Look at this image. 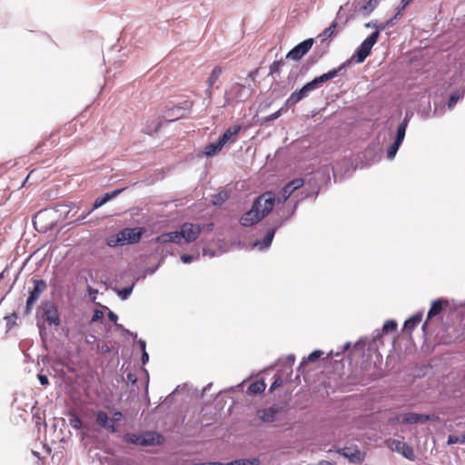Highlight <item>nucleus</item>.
Listing matches in <instances>:
<instances>
[{"mask_svg": "<svg viewBox=\"0 0 465 465\" xmlns=\"http://www.w3.org/2000/svg\"><path fill=\"white\" fill-rule=\"evenodd\" d=\"M275 194L272 192H265L255 199L252 209L244 213L240 223L242 226L249 227L261 222L273 209Z\"/></svg>", "mask_w": 465, "mask_h": 465, "instance_id": "nucleus-1", "label": "nucleus"}, {"mask_svg": "<svg viewBox=\"0 0 465 465\" xmlns=\"http://www.w3.org/2000/svg\"><path fill=\"white\" fill-rule=\"evenodd\" d=\"M351 61H347L349 64ZM346 66V63L342 64L340 67L331 70L326 74L314 78L312 81L304 84L299 91L292 93L286 101V105L292 106L306 97L310 92L318 88L320 84L336 77L339 72Z\"/></svg>", "mask_w": 465, "mask_h": 465, "instance_id": "nucleus-2", "label": "nucleus"}, {"mask_svg": "<svg viewBox=\"0 0 465 465\" xmlns=\"http://www.w3.org/2000/svg\"><path fill=\"white\" fill-rule=\"evenodd\" d=\"M144 232L145 229L143 227L124 228L116 234L107 236L105 242L111 248L134 244L140 242Z\"/></svg>", "mask_w": 465, "mask_h": 465, "instance_id": "nucleus-3", "label": "nucleus"}, {"mask_svg": "<svg viewBox=\"0 0 465 465\" xmlns=\"http://www.w3.org/2000/svg\"><path fill=\"white\" fill-rule=\"evenodd\" d=\"M380 33L375 31L371 33L359 46L355 54L351 56V61H354L357 64L362 63L367 56L371 54L372 46L378 41Z\"/></svg>", "mask_w": 465, "mask_h": 465, "instance_id": "nucleus-4", "label": "nucleus"}, {"mask_svg": "<svg viewBox=\"0 0 465 465\" xmlns=\"http://www.w3.org/2000/svg\"><path fill=\"white\" fill-rule=\"evenodd\" d=\"M193 106V103L192 101L185 100L176 105L168 108L164 112L163 117L166 122H173L179 120L185 117L192 111Z\"/></svg>", "mask_w": 465, "mask_h": 465, "instance_id": "nucleus-5", "label": "nucleus"}, {"mask_svg": "<svg viewBox=\"0 0 465 465\" xmlns=\"http://www.w3.org/2000/svg\"><path fill=\"white\" fill-rule=\"evenodd\" d=\"M34 289L30 292L26 301L25 310L24 313L28 315L31 313L34 304L40 298L41 294L46 289V283L44 280H34Z\"/></svg>", "mask_w": 465, "mask_h": 465, "instance_id": "nucleus-6", "label": "nucleus"}, {"mask_svg": "<svg viewBox=\"0 0 465 465\" xmlns=\"http://www.w3.org/2000/svg\"><path fill=\"white\" fill-rule=\"evenodd\" d=\"M282 411L279 404H273L268 408L260 409L256 411L257 420L264 423H272L276 420L277 415Z\"/></svg>", "mask_w": 465, "mask_h": 465, "instance_id": "nucleus-7", "label": "nucleus"}, {"mask_svg": "<svg viewBox=\"0 0 465 465\" xmlns=\"http://www.w3.org/2000/svg\"><path fill=\"white\" fill-rule=\"evenodd\" d=\"M43 318L49 325H60V316L56 305L45 302L42 305Z\"/></svg>", "mask_w": 465, "mask_h": 465, "instance_id": "nucleus-8", "label": "nucleus"}, {"mask_svg": "<svg viewBox=\"0 0 465 465\" xmlns=\"http://www.w3.org/2000/svg\"><path fill=\"white\" fill-rule=\"evenodd\" d=\"M397 422H401L403 424H415V423H424L428 420H433L434 417L426 414H419L414 412H408L404 414H401L396 416L394 419Z\"/></svg>", "mask_w": 465, "mask_h": 465, "instance_id": "nucleus-9", "label": "nucleus"}, {"mask_svg": "<svg viewBox=\"0 0 465 465\" xmlns=\"http://www.w3.org/2000/svg\"><path fill=\"white\" fill-rule=\"evenodd\" d=\"M337 452L348 459L351 463L360 464L364 460L365 453L361 452L358 447L351 446L339 449Z\"/></svg>", "mask_w": 465, "mask_h": 465, "instance_id": "nucleus-10", "label": "nucleus"}, {"mask_svg": "<svg viewBox=\"0 0 465 465\" xmlns=\"http://www.w3.org/2000/svg\"><path fill=\"white\" fill-rule=\"evenodd\" d=\"M313 45V39L309 38L294 46L286 55V58H290L295 61L300 60L305 55Z\"/></svg>", "mask_w": 465, "mask_h": 465, "instance_id": "nucleus-11", "label": "nucleus"}, {"mask_svg": "<svg viewBox=\"0 0 465 465\" xmlns=\"http://www.w3.org/2000/svg\"><path fill=\"white\" fill-rule=\"evenodd\" d=\"M124 190V188L114 190L112 193H105L103 197L97 198L94 203L93 208L91 210H89L88 212H86L85 213H83L82 215H80L77 220L81 221V220L85 219L94 210L105 204L109 200L116 197Z\"/></svg>", "mask_w": 465, "mask_h": 465, "instance_id": "nucleus-12", "label": "nucleus"}, {"mask_svg": "<svg viewBox=\"0 0 465 465\" xmlns=\"http://www.w3.org/2000/svg\"><path fill=\"white\" fill-rule=\"evenodd\" d=\"M181 231L186 242H193L201 233L202 228L199 225L185 223L181 226Z\"/></svg>", "mask_w": 465, "mask_h": 465, "instance_id": "nucleus-13", "label": "nucleus"}, {"mask_svg": "<svg viewBox=\"0 0 465 465\" xmlns=\"http://www.w3.org/2000/svg\"><path fill=\"white\" fill-rule=\"evenodd\" d=\"M391 448L392 450L402 454L410 460H413L415 458L413 449L404 441L393 440L391 443Z\"/></svg>", "mask_w": 465, "mask_h": 465, "instance_id": "nucleus-14", "label": "nucleus"}, {"mask_svg": "<svg viewBox=\"0 0 465 465\" xmlns=\"http://www.w3.org/2000/svg\"><path fill=\"white\" fill-rule=\"evenodd\" d=\"M95 419H96V423L100 427H102L113 433L117 431L116 426L114 424V422H112L111 419L108 417L106 412H104L103 411H98L95 413Z\"/></svg>", "mask_w": 465, "mask_h": 465, "instance_id": "nucleus-15", "label": "nucleus"}, {"mask_svg": "<svg viewBox=\"0 0 465 465\" xmlns=\"http://www.w3.org/2000/svg\"><path fill=\"white\" fill-rule=\"evenodd\" d=\"M444 305L447 306L448 302L441 300V299L434 300L431 302L430 308L428 312L427 320L423 323V326H422L423 329H425L429 320L432 319L433 317L437 316L438 314H440L441 312Z\"/></svg>", "mask_w": 465, "mask_h": 465, "instance_id": "nucleus-16", "label": "nucleus"}, {"mask_svg": "<svg viewBox=\"0 0 465 465\" xmlns=\"http://www.w3.org/2000/svg\"><path fill=\"white\" fill-rule=\"evenodd\" d=\"M241 131V125H233L229 127L222 136L219 137L220 142L224 146L227 143H234L237 139L238 134Z\"/></svg>", "mask_w": 465, "mask_h": 465, "instance_id": "nucleus-17", "label": "nucleus"}, {"mask_svg": "<svg viewBox=\"0 0 465 465\" xmlns=\"http://www.w3.org/2000/svg\"><path fill=\"white\" fill-rule=\"evenodd\" d=\"M245 86L241 84H233L230 90L225 92V104H231L234 99L242 98V93L244 91Z\"/></svg>", "mask_w": 465, "mask_h": 465, "instance_id": "nucleus-18", "label": "nucleus"}, {"mask_svg": "<svg viewBox=\"0 0 465 465\" xmlns=\"http://www.w3.org/2000/svg\"><path fill=\"white\" fill-rule=\"evenodd\" d=\"M223 148V145L218 139L216 142L205 145L203 153L207 156H213L217 153H219Z\"/></svg>", "mask_w": 465, "mask_h": 465, "instance_id": "nucleus-19", "label": "nucleus"}, {"mask_svg": "<svg viewBox=\"0 0 465 465\" xmlns=\"http://www.w3.org/2000/svg\"><path fill=\"white\" fill-rule=\"evenodd\" d=\"M275 231H276V228L270 229L266 232V234H265V236L263 238V241L262 242L256 241L254 245L255 246H259L260 248H267V247H269L271 245L272 240H273Z\"/></svg>", "mask_w": 465, "mask_h": 465, "instance_id": "nucleus-20", "label": "nucleus"}, {"mask_svg": "<svg viewBox=\"0 0 465 465\" xmlns=\"http://www.w3.org/2000/svg\"><path fill=\"white\" fill-rule=\"evenodd\" d=\"M266 389V384L262 380L251 383L248 387V392L252 394H260Z\"/></svg>", "mask_w": 465, "mask_h": 465, "instance_id": "nucleus-21", "label": "nucleus"}, {"mask_svg": "<svg viewBox=\"0 0 465 465\" xmlns=\"http://www.w3.org/2000/svg\"><path fill=\"white\" fill-rule=\"evenodd\" d=\"M421 319L422 313H417L411 316L404 322V329L408 331H412L421 322Z\"/></svg>", "mask_w": 465, "mask_h": 465, "instance_id": "nucleus-22", "label": "nucleus"}, {"mask_svg": "<svg viewBox=\"0 0 465 465\" xmlns=\"http://www.w3.org/2000/svg\"><path fill=\"white\" fill-rule=\"evenodd\" d=\"M124 439L126 442L133 443V444H142V445L151 444V441H149L148 440H141V438L134 433H127L124 435Z\"/></svg>", "mask_w": 465, "mask_h": 465, "instance_id": "nucleus-23", "label": "nucleus"}, {"mask_svg": "<svg viewBox=\"0 0 465 465\" xmlns=\"http://www.w3.org/2000/svg\"><path fill=\"white\" fill-rule=\"evenodd\" d=\"M222 74H223V68L220 65H216L213 69V71L207 80V84L210 85V87H213V84L219 80Z\"/></svg>", "mask_w": 465, "mask_h": 465, "instance_id": "nucleus-24", "label": "nucleus"}, {"mask_svg": "<svg viewBox=\"0 0 465 465\" xmlns=\"http://www.w3.org/2000/svg\"><path fill=\"white\" fill-rule=\"evenodd\" d=\"M408 124V120L405 118L402 123H401L397 128V135L395 141L398 143H402L405 134H406V128Z\"/></svg>", "mask_w": 465, "mask_h": 465, "instance_id": "nucleus-25", "label": "nucleus"}, {"mask_svg": "<svg viewBox=\"0 0 465 465\" xmlns=\"http://www.w3.org/2000/svg\"><path fill=\"white\" fill-rule=\"evenodd\" d=\"M228 199V194L224 191H221L212 196V203L213 205H222Z\"/></svg>", "mask_w": 465, "mask_h": 465, "instance_id": "nucleus-26", "label": "nucleus"}, {"mask_svg": "<svg viewBox=\"0 0 465 465\" xmlns=\"http://www.w3.org/2000/svg\"><path fill=\"white\" fill-rule=\"evenodd\" d=\"M336 27L337 23L332 22V24L320 35V37H322V41H325L326 39L333 36L335 35Z\"/></svg>", "mask_w": 465, "mask_h": 465, "instance_id": "nucleus-27", "label": "nucleus"}, {"mask_svg": "<svg viewBox=\"0 0 465 465\" xmlns=\"http://www.w3.org/2000/svg\"><path fill=\"white\" fill-rule=\"evenodd\" d=\"M381 0H369L365 5L361 6V10L366 14L370 15L380 4Z\"/></svg>", "mask_w": 465, "mask_h": 465, "instance_id": "nucleus-28", "label": "nucleus"}, {"mask_svg": "<svg viewBox=\"0 0 465 465\" xmlns=\"http://www.w3.org/2000/svg\"><path fill=\"white\" fill-rule=\"evenodd\" d=\"M284 64V62L282 59L281 60H278V61H274L271 65H270V73L269 74L271 75H273V74H277L280 73L281 71V68L282 66Z\"/></svg>", "mask_w": 465, "mask_h": 465, "instance_id": "nucleus-29", "label": "nucleus"}, {"mask_svg": "<svg viewBox=\"0 0 465 465\" xmlns=\"http://www.w3.org/2000/svg\"><path fill=\"white\" fill-rule=\"evenodd\" d=\"M397 329V322L394 320H388L384 322L382 331L385 333L394 331Z\"/></svg>", "mask_w": 465, "mask_h": 465, "instance_id": "nucleus-30", "label": "nucleus"}, {"mask_svg": "<svg viewBox=\"0 0 465 465\" xmlns=\"http://www.w3.org/2000/svg\"><path fill=\"white\" fill-rule=\"evenodd\" d=\"M401 144V143H398L397 141H394V143L391 144L387 151V157L389 159H392L395 156Z\"/></svg>", "mask_w": 465, "mask_h": 465, "instance_id": "nucleus-31", "label": "nucleus"}, {"mask_svg": "<svg viewBox=\"0 0 465 465\" xmlns=\"http://www.w3.org/2000/svg\"><path fill=\"white\" fill-rule=\"evenodd\" d=\"M155 242L163 244L167 242H172V235L171 232L162 233L155 238Z\"/></svg>", "mask_w": 465, "mask_h": 465, "instance_id": "nucleus-32", "label": "nucleus"}, {"mask_svg": "<svg viewBox=\"0 0 465 465\" xmlns=\"http://www.w3.org/2000/svg\"><path fill=\"white\" fill-rule=\"evenodd\" d=\"M448 444H456V443H465V434L461 435L460 437L456 435H450L448 437Z\"/></svg>", "mask_w": 465, "mask_h": 465, "instance_id": "nucleus-33", "label": "nucleus"}, {"mask_svg": "<svg viewBox=\"0 0 465 465\" xmlns=\"http://www.w3.org/2000/svg\"><path fill=\"white\" fill-rule=\"evenodd\" d=\"M293 193L291 187H289L288 183L282 189L281 191V196L282 200H280L282 203H284Z\"/></svg>", "mask_w": 465, "mask_h": 465, "instance_id": "nucleus-34", "label": "nucleus"}, {"mask_svg": "<svg viewBox=\"0 0 465 465\" xmlns=\"http://www.w3.org/2000/svg\"><path fill=\"white\" fill-rule=\"evenodd\" d=\"M303 184H304V181L302 178H297V179H294L288 183L289 187H291L293 192L295 190L302 187Z\"/></svg>", "mask_w": 465, "mask_h": 465, "instance_id": "nucleus-35", "label": "nucleus"}, {"mask_svg": "<svg viewBox=\"0 0 465 465\" xmlns=\"http://www.w3.org/2000/svg\"><path fill=\"white\" fill-rule=\"evenodd\" d=\"M16 319L17 315L15 312H13L12 314L5 317V320L6 321V327L8 330H10L13 326L15 325Z\"/></svg>", "mask_w": 465, "mask_h": 465, "instance_id": "nucleus-36", "label": "nucleus"}, {"mask_svg": "<svg viewBox=\"0 0 465 465\" xmlns=\"http://www.w3.org/2000/svg\"><path fill=\"white\" fill-rule=\"evenodd\" d=\"M402 12L403 11L398 7L396 15L392 18H390L389 20L386 21L388 27H391L396 25V21L402 16Z\"/></svg>", "mask_w": 465, "mask_h": 465, "instance_id": "nucleus-37", "label": "nucleus"}, {"mask_svg": "<svg viewBox=\"0 0 465 465\" xmlns=\"http://www.w3.org/2000/svg\"><path fill=\"white\" fill-rule=\"evenodd\" d=\"M460 98V94L457 93L451 94L448 102V107L451 109L457 104Z\"/></svg>", "mask_w": 465, "mask_h": 465, "instance_id": "nucleus-38", "label": "nucleus"}, {"mask_svg": "<svg viewBox=\"0 0 465 465\" xmlns=\"http://www.w3.org/2000/svg\"><path fill=\"white\" fill-rule=\"evenodd\" d=\"M171 235H172V242L179 243L181 242V240L183 239L182 231L171 232Z\"/></svg>", "mask_w": 465, "mask_h": 465, "instance_id": "nucleus-39", "label": "nucleus"}, {"mask_svg": "<svg viewBox=\"0 0 465 465\" xmlns=\"http://www.w3.org/2000/svg\"><path fill=\"white\" fill-rule=\"evenodd\" d=\"M70 423L76 430L81 429L82 425H83L82 420L76 416H74L73 419H71Z\"/></svg>", "mask_w": 465, "mask_h": 465, "instance_id": "nucleus-40", "label": "nucleus"}, {"mask_svg": "<svg viewBox=\"0 0 465 465\" xmlns=\"http://www.w3.org/2000/svg\"><path fill=\"white\" fill-rule=\"evenodd\" d=\"M322 355V351H312L307 358L308 361H314L319 359Z\"/></svg>", "mask_w": 465, "mask_h": 465, "instance_id": "nucleus-41", "label": "nucleus"}, {"mask_svg": "<svg viewBox=\"0 0 465 465\" xmlns=\"http://www.w3.org/2000/svg\"><path fill=\"white\" fill-rule=\"evenodd\" d=\"M282 379L280 376H278L274 380L272 384L271 385L270 391H273L275 389H277L278 387L282 386Z\"/></svg>", "mask_w": 465, "mask_h": 465, "instance_id": "nucleus-42", "label": "nucleus"}, {"mask_svg": "<svg viewBox=\"0 0 465 465\" xmlns=\"http://www.w3.org/2000/svg\"><path fill=\"white\" fill-rule=\"evenodd\" d=\"M123 418V413L119 411H115L113 412V418L111 419L112 422L115 425L116 422L120 421Z\"/></svg>", "mask_w": 465, "mask_h": 465, "instance_id": "nucleus-43", "label": "nucleus"}, {"mask_svg": "<svg viewBox=\"0 0 465 465\" xmlns=\"http://www.w3.org/2000/svg\"><path fill=\"white\" fill-rule=\"evenodd\" d=\"M281 114H282V109H280L277 112H275V113L270 114L269 116H267L265 118V122L273 121V120L279 118L281 116Z\"/></svg>", "mask_w": 465, "mask_h": 465, "instance_id": "nucleus-44", "label": "nucleus"}, {"mask_svg": "<svg viewBox=\"0 0 465 465\" xmlns=\"http://www.w3.org/2000/svg\"><path fill=\"white\" fill-rule=\"evenodd\" d=\"M243 465H259L260 460L257 458L242 460Z\"/></svg>", "mask_w": 465, "mask_h": 465, "instance_id": "nucleus-45", "label": "nucleus"}, {"mask_svg": "<svg viewBox=\"0 0 465 465\" xmlns=\"http://www.w3.org/2000/svg\"><path fill=\"white\" fill-rule=\"evenodd\" d=\"M132 292V287L124 288L121 292H119V295L122 299H126Z\"/></svg>", "mask_w": 465, "mask_h": 465, "instance_id": "nucleus-46", "label": "nucleus"}, {"mask_svg": "<svg viewBox=\"0 0 465 465\" xmlns=\"http://www.w3.org/2000/svg\"><path fill=\"white\" fill-rule=\"evenodd\" d=\"M37 378H38V380H39L40 383H41L43 386H46V385L49 383L48 378H47V376H46V375H45V374H41V373H39V374L37 375Z\"/></svg>", "mask_w": 465, "mask_h": 465, "instance_id": "nucleus-47", "label": "nucleus"}, {"mask_svg": "<svg viewBox=\"0 0 465 465\" xmlns=\"http://www.w3.org/2000/svg\"><path fill=\"white\" fill-rule=\"evenodd\" d=\"M104 317V313L103 312L99 311V310H96L93 315V318H92V321L93 322H97L98 320H101L103 319Z\"/></svg>", "mask_w": 465, "mask_h": 465, "instance_id": "nucleus-48", "label": "nucleus"}, {"mask_svg": "<svg viewBox=\"0 0 465 465\" xmlns=\"http://www.w3.org/2000/svg\"><path fill=\"white\" fill-rule=\"evenodd\" d=\"M194 259V257L193 255H189V254H183L181 256V260L183 261V262L184 263H189L191 262Z\"/></svg>", "mask_w": 465, "mask_h": 465, "instance_id": "nucleus-49", "label": "nucleus"}, {"mask_svg": "<svg viewBox=\"0 0 465 465\" xmlns=\"http://www.w3.org/2000/svg\"><path fill=\"white\" fill-rule=\"evenodd\" d=\"M414 0H401V6H399V8L403 11Z\"/></svg>", "mask_w": 465, "mask_h": 465, "instance_id": "nucleus-50", "label": "nucleus"}, {"mask_svg": "<svg viewBox=\"0 0 465 465\" xmlns=\"http://www.w3.org/2000/svg\"><path fill=\"white\" fill-rule=\"evenodd\" d=\"M222 465H243V460H236L228 462L226 464H223L222 463Z\"/></svg>", "mask_w": 465, "mask_h": 465, "instance_id": "nucleus-51", "label": "nucleus"}, {"mask_svg": "<svg viewBox=\"0 0 465 465\" xmlns=\"http://www.w3.org/2000/svg\"><path fill=\"white\" fill-rule=\"evenodd\" d=\"M376 27H377V31L378 32L379 31H383V30L387 29V28H389L388 25H387V22L381 23L379 25H377Z\"/></svg>", "mask_w": 465, "mask_h": 465, "instance_id": "nucleus-52", "label": "nucleus"}, {"mask_svg": "<svg viewBox=\"0 0 465 465\" xmlns=\"http://www.w3.org/2000/svg\"><path fill=\"white\" fill-rule=\"evenodd\" d=\"M108 318L110 319V321L114 322H116L118 317L115 313H114L113 312H110L109 314H108Z\"/></svg>", "mask_w": 465, "mask_h": 465, "instance_id": "nucleus-53", "label": "nucleus"}, {"mask_svg": "<svg viewBox=\"0 0 465 465\" xmlns=\"http://www.w3.org/2000/svg\"><path fill=\"white\" fill-rule=\"evenodd\" d=\"M148 360H149V355L145 351H143V355H142V362L143 364H145L148 361Z\"/></svg>", "mask_w": 465, "mask_h": 465, "instance_id": "nucleus-54", "label": "nucleus"}, {"mask_svg": "<svg viewBox=\"0 0 465 465\" xmlns=\"http://www.w3.org/2000/svg\"><path fill=\"white\" fill-rule=\"evenodd\" d=\"M191 465H222V463L221 462H207V463H201V464L193 463Z\"/></svg>", "mask_w": 465, "mask_h": 465, "instance_id": "nucleus-55", "label": "nucleus"}, {"mask_svg": "<svg viewBox=\"0 0 465 465\" xmlns=\"http://www.w3.org/2000/svg\"><path fill=\"white\" fill-rule=\"evenodd\" d=\"M212 88L213 87H210V85H208V88L206 89L205 93H206V95L211 98L212 96Z\"/></svg>", "mask_w": 465, "mask_h": 465, "instance_id": "nucleus-56", "label": "nucleus"}, {"mask_svg": "<svg viewBox=\"0 0 465 465\" xmlns=\"http://www.w3.org/2000/svg\"><path fill=\"white\" fill-rule=\"evenodd\" d=\"M141 348H142L143 351H145V342L144 341L141 342Z\"/></svg>", "mask_w": 465, "mask_h": 465, "instance_id": "nucleus-57", "label": "nucleus"}, {"mask_svg": "<svg viewBox=\"0 0 465 465\" xmlns=\"http://www.w3.org/2000/svg\"><path fill=\"white\" fill-rule=\"evenodd\" d=\"M305 363H306L305 361H302L299 368L301 369Z\"/></svg>", "mask_w": 465, "mask_h": 465, "instance_id": "nucleus-58", "label": "nucleus"}, {"mask_svg": "<svg viewBox=\"0 0 465 465\" xmlns=\"http://www.w3.org/2000/svg\"><path fill=\"white\" fill-rule=\"evenodd\" d=\"M256 424H257L256 423V419H254L253 421H252V425H256Z\"/></svg>", "mask_w": 465, "mask_h": 465, "instance_id": "nucleus-59", "label": "nucleus"}]
</instances>
